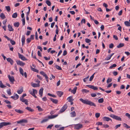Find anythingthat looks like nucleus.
<instances>
[{
    "label": "nucleus",
    "mask_w": 130,
    "mask_h": 130,
    "mask_svg": "<svg viewBox=\"0 0 130 130\" xmlns=\"http://www.w3.org/2000/svg\"><path fill=\"white\" fill-rule=\"evenodd\" d=\"M86 86L90 88L93 89L94 88L93 87L94 86L93 85H86Z\"/></svg>",
    "instance_id": "obj_47"
},
{
    "label": "nucleus",
    "mask_w": 130,
    "mask_h": 130,
    "mask_svg": "<svg viewBox=\"0 0 130 130\" xmlns=\"http://www.w3.org/2000/svg\"><path fill=\"white\" fill-rule=\"evenodd\" d=\"M77 87H75L73 89L71 90V92L72 93H73L74 94H75L76 92V90L77 89Z\"/></svg>",
    "instance_id": "obj_23"
},
{
    "label": "nucleus",
    "mask_w": 130,
    "mask_h": 130,
    "mask_svg": "<svg viewBox=\"0 0 130 130\" xmlns=\"http://www.w3.org/2000/svg\"><path fill=\"white\" fill-rule=\"evenodd\" d=\"M8 77L9 79V81L12 83L13 84L15 81L14 77L13 76H10V75H8Z\"/></svg>",
    "instance_id": "obj_4"
},
{
    "label": "nucleus",
    "mask_w": 130,
    "mask_h": 130,
    "mask_svg": "<svg viewBox=\"0 0 130 130\" xmlns=\"http://www.w3.org/2000/svg\"><path fill=\"white\" fill-rule=\"evenodd\" d=\"M46 3L48 6H50L51 5V3L48 0H47L45 1Z\"/></svg>",
    "instance_id": "obj_36"
},
{
    "label": "nucleus",
    "mask_w": 130,
    "mask_h": 130,
    "mask_svg": "<svg viewBox=\"0 0 130 130\" xmlns=\"http://www.w3.org/2000/svg\"><path fill=\"white\" fill-rule=\"evenodd\" d=\"M103 120L104 121H109L111 120L112 121L111 119L109 117H103Z\"/></svg>",
    "instance_id": "obj_17"
},
{
    "label": "nucleus",
    "mask_w": 130,
    "mask_h": 130,
    "mask_svg": "<svg viewBox=\"0 0 130 130\" xmlns=\"http://www.w3.org/2000/svg\"><path fill=\"white\" fill-rule=\"evenodd\" d=\"M36 107L38 108V110L40 111H43V109L41 108L39 106H37Z\"/></svg>",
    "instance_id": "obj_42"
},
{
    "label": "nucleus",
    "mask_w": 130,
    "mask_h": 130,
    "mask_svg": "<svg viewBox=\"0 0 130 130\" xmlns=\"http://www.w3.org/2000/svg\"><path fill=\"white\" fill-rule=\"evenodd\" d=\"M15 111L17 112L20 114H22L24 113V111L22 110L15 109H14Z\"/></svg>",
    "instance_id": "obj_20"
},
{
    "label": "nucleus",
    "mask_w": 130,
    "mask_h": 130,
    "mask_svg": "<svg viewBox=\"0 0 130 130\" xmlns=\"http://www.w3.org/2000/svg\"><path fill=\"white\" fill-rule=\"evenodd\" d=\"M85 41L86 42L88 43L90 42L91 41V40L88 38L86 39H85Z\"/></svg>",
    "instance_id": "obj_52"
},
{
    "label": "nucleus",
    "mask_w": 130,
    "mask_h": 130,
    "mask_svg": "<svg viewBox=\"0 0 130 130\" xmlns=\"http://www.w3.org/2000/svg\"><path fill=\"white\" fill-rule=\"evenodd\" d=\"M124 23L125 25L127 26H130V23L128 21H125Z\"/></svg>",
    "instance_id": "obj_31"
},
{
    "label": "nucleus",
    "mask_w": 130,
    "mask_h": 130,
    "mask_svg": "<svg viewBox=\"0 0 130 130\" xmlns=\"http://www.w3.org/2000/svg\"><path fill=\"white\" fill-rule=\"evenodd\" d=\"M19 22H15L14 23V26L16 27H18L19 26Z\"/></svg>",
    "instance_id": "obj_32"
},
{
    "label": "nucleus",
    "mask_w": 130,
    "mask_h": 130,
    "mask_svg": "<svg viewBox=\"0 0 130 130\" xmlns=\"http://www.w3.org/2000/svg\"><path fill=\"white\" fill-rule=\"evenodd\" d=\"M107 109L109 110V111L113 112V111L112 110L111 107L110 106H109L107 107Z\"/></svg>",
    "instance_id": "obj_55"
},
{
    "label": "nucleus",
    "mask_w": 130,
    "mask_h": 130,
    "mask_svg": "<svg viewBox=\"0 0 130 130\" xmlns=\"http://www.w3.org/2000/svg\"><path fill=\"white\" fill-rule=\"evenodd\" d=\"M7 61L10 62L11 65H12L13 63V60L10 58H8L6 59Z\"/></svg>",
    "instance_id": "obj_14"
},
{
    "label": "nucleus",
    "mask_w": 130,
    "mask_h": 130,
    "mask_svg": "<svg viewBox=\"0 0 130 130\" xmlns=\"http://www.w3.org/2000/svg\"><path fill=\"white\" fill-rule=\"evenodd\" d=\"M3 101L4 102H5L7 104H11V102L7 100H3Z\"/></svg>",
    "instance_id": "obj_44"
},
{
    "label": "nucleus",
    "mask_w": 130,
    "mask_h": 130,
    "mask_svg": "<svg viewBox=\"0 0 130 130\" xmlns=\"http://www.w3.org/2000/svg\"><path fill=\"white\" fill-rule=\"evenodd\" d=\"M113 47V45L112 43L110 44L109 45V48H112Z\"/></svg>",
    "instance_id": "obj_60"
},
{
    "label": "nucleus",
    "mask_w": 130,
    "mask_h": 130,
    "mask_svg": "<svg viewBox=\"0 0 130 130\" xmlns=\"http://www.w3.org/2000/svg\"><path fill=\"white\" fill-rule=\"evenodd\" d=\"M83 127V125L80 124H78L74 125L75 128L78 129L81 128Z\"/></svg>",
    "instance_id": "obj_7"
},
{
    "label": "nucleus",
    "mask_w": 130,
    "mask_h": 130,
    "mask_svg": "<svg viewBox=\"0 0 130 130\" xmlns=\"http://www.w3.org/2000/svg\"><path fill=\"white\" fill-rule=\"evenodd\" d=\"M8 30L9 31H13V28L9 24L8 25Z\"/></svg>",
    "instance_id": "obj_22"
},
{
    "label": "nucleus",
    "mask_w": 130,
    "mask_h": 130,
    "mask_svg": "<svg viewBox=\"0 0 130 130\" xmlns=\"http://www.w3.org/2000/svg\"><path fill=\"white\" fill-rule=\"evenodd\" d=\"M7 19H6L4 20L3 21V24L4 25H6V23L7 22Z\"/></svg>",
    "instance_id": "obj_61"
},
{
    "label": "nucleus",
    "mask_w": 130,
    "mask_h": 130,
    "mask_svg": "<svg viewBox=\"0 0 130 130\" xmlns=\"http://www.w3.org/2000/svg\"><path fill=\"white\" fill-rule=\"evenodd\" d=\"M117 66V65L115 64H114L111 66H110L109 67V68L110 69H112V68H114Z\"/></svg>",
    "instance_id": "obj_43"
},
{
    "label": "nucleus",
    "mask_w": 130,
    "mask_h": 130,
    "mask_svg": "<svg viewBox=\"0 0 130 130\" xmlns=\"http://www.w3.org/2000/svg\"><path fill=\"white\" fill-rule=\"evenodd\" d=\"M10 42L12 45H14L15 44V42L12 40H10Z\"/></svg>",
    "instance_id": "obj_51"
},
{
    "label": "nucleus",
    "mask_w": 130,
    "mask_h": 130,
    "mask_svg": "<svg viewBox=\"0 0 130 130\" xmlns=\"http://www.w3.org/2000/svg\"><path fill=\"white\" fill-rule=\"evenodd\" d=\"M124 44L123 43H120L118 45L117 47L118 48H120L124 46Z\"/></svg>",
    "instance_id": "obj_28"
},
{
    "label": "nucleus",
    "mask_w": 130,
    "mask_h": 130,
    "mask_svg": "<svg viewBox=\"0 0 130 130\" xmlns=\"http://www.w3.org/2000/svg\"><path fill=\"white\" fill-rule=\"evenodd\" d=\"M100 116V114L99 113H97L95 114V116L96 118H98Z\"/></svg>",
    "instance_id": "obj_49"
},
{
    "label": "nucleus",
    "mask_w": 130,
    "mask_h": 130,
    "mask_svg": "<svg viewBox=\"0 0 130 130\" xmlns=\"http://www.w3.org/2000/svg\"><path fill=\"white\" fill-rule=\"evenodd\" d=\"M23 91V87H22L20 90H19L17 91V92L19 94H21Z\"/></svg>",
    "instance_id": "obj_29"
},
{
    "label": "nucleus",
    "mask_w": 130,
    "mask_h": 130,
    "mask_svg": "<svg viewBox=\"0 0 130 130\" xmlns=\"http://www.w3.org/2000/svg\"><path fill=\"white\" fill-rule=\"evenodd\" d=\"M72 117H74L76 116V113L75 111H73L70 113Z\"/></svg>",
    "instance_id": "obj_27"
},
{
    "label": "nucleus",
    "mask_w": 130,
    "mask_h": 130,
    "mask_svg": "<svg viewBox=\"0 0 130 130\" xmlns=\"http://www.w3.org/2000/svg\"><path fill=\"white\" fill-rule=\"evenodd\" d=\"M110 117L117 120L121 121V118L120 117L116 116L114 115L111 114L110 115Z\"/></svg>",
    "instance_id": "obj_2"
},
{
    "label": "nucleus",
    "mask_w": 130,
    "mask_h": 130,
    "mask_svg": "<svg viewBox=\"0 0 130 130\" xmlns=\"http://www.w3.org/2000/svg\"><path fill=\"white\" fill-rule=\"evenodd\" d=\"M10 123L9 122H3L0 123V128H1L4 126L9 125Z\"/></svg>",
    "instance_id": "obj_8"
},
{
    "label": "nucleus",
    "mask_w": 130,
    "mask_h": 130,
    "mask_svg": "<svg viewBox=\"0 0 130 130\" xmlns=\"http://www.w3.org/2000/svg\"><path fill=\"white\" fill-rule=\"evenodd\" d=\"M31 69L32 71H33L35 72H36L38 73L39 72V70H37V69L35 68H32V67H31Z\"/></svg>",
    "instance_id": "obj_37"
},
{
    "label": "nucleus",
    "mask_w": 130,
    "mask_h": 130,
    "mask_svg": "<svg viewBox=\"0 0 130 130\" xmlns=\"http://www.w3.org/2000/svg\"><path fill=\"white\" fill-rule=\"evenodd\" d=\"M43 90V88L42 87L41 88L39 91V94L40 95L41 97H42V96Z\"/></svg>",
    "instance_id": "obj_15"
},
{
    "label": "nucleus",
    "mask_w": 130,
    "mask_h": 130,
    "mask_svg": "<svg viewBox=\"0 0 130 130\" xmlns=\"http://www.w3.org/2000/svg\"><path fill=\"white\" fill-rule=\"evenodd\" d=\"M55 67L58 70H61L62 69L61 68V67L59 66H58L57 65H56L55 66Z\"/></svg>",
    "instance_id": "obj_40"
},
{
    "label": "nucleus",
    "mask_w": 130,
    "mask_h": 130,
    "mask_svg": "<svg viewBox=\"0 0 130 130\" xmlns=\"http://www.w3.org/2000/svg\"><path fill=\"white\" fill-rule=\"evenodd\" d=\"M112 81V79L111 78H108L107 80V83H108L111 82Z\"/></svg>",
    "instance_id": "obj_54"
},
{
    "label": "nucleus",
    "mask_w": 130,
    "mask_h": 130,
    "mask_svg": "<svg viewBox=\"0 0 130 130\" xmlns=\"http://www.w3.org/2000/svg\"><path fill=\"white\" fill-rule=\"evenodd\" d=\"M22 24H23V25H24L25 24V18H24L23 19H22Z\"/></svg>",
    "instance_id": "obj_56"
},
{
    "label": "nucleus",
    "mask_w": 130,
    "mask_h": 130,
    "mask_svg": "<svg viewBox=\"0 0 130 130\" xmlns=\"http://www.w3.org/2000/svg\"><path fill=\"white\" fill-rule=\"evenodd\" d=\"M48 118H46L43 120L41 122V123H42L47 121L48 120Z\"/></svg>",
    "instance_id": "obj_38"
},
{
    "label": "nucleus",
    "mask_w": 130,
    "mask_h": 130,
    "mask_svg": "<svg viewBox=\"0 0 130 130\" xmlns=\"http://www.w3.org/2000/svg\"><path fill=\"white\" fill-rule=\"evenodd\" d=\"M0 16L1 18L2 19H4L6 18L3 13H1L0 14Z\"/></svg>",
    "instance_id": "obj_26"
},
{
    "label": "nucleus",
    "mask_w": 130,
    "mask_h": 130,
    "mask_svg": "<svg viewBox=\"0 0 130 130\" xmlns=\"http://www.w3.org/2000/svg\"><path fill=\"white\" fill-rule=\"evenodd\" d=\"M111 57L109 55L105 59V60H109L110 59Z\"/></svg>",
    "instance_id": "obj_53"
},
{
    "label": "nucleus",
    "mask_w": 130,
    "mask_h": 130,
    "mask_svg": "<svg viewBox=\"0 0 130 130\" xmlns=\"http://www.w3.org/2000/svg\"><path fill=\"white\" fill-rule=\"evenodd\" d=\"M57 94L60 97L63 94V93L62 91H58L57 92Z\"/></svg>",
    "instance_id": "obj_16"
},
{
    "label": "nucleus",
    "mask_w": 130,
    "mask_h": 130,
    "mask_svg": "<svg viewBox=\"0 0 130 130\" xmlns=\"http://www.w3.org/2000/svg\"><path fill=\"white\" fill-rule=\"evenodd\" d=\"M19 57L22 60L25 61L27 60V59L23 55L19 53H18Z\"/></svg>",
    "instance_id": "obj_9"
},
{
    "label": "nucleus",
    "mask_w": 130,
    "mask_h": 130,
    "mask_svg": "<svg viewBox=\"0 0 130 130\" xmlns=\"http://www.w3.org/2000/svg\"><path fill=\"white\" fill-rule=\"evenodd\" d=\"M58 116V115H49L48 116V119H51L57 117Z\"/></svg>",
    "instance_id": "obj_13"
},
{
    "label": "nucleus",
    "mask_w": 130,
    "mask_h": 130,
    "mask_svg": "<svg viewBox=\"0 0 130 130\" xmlns=\"http://www.w3.org/2000/svg\"><path fill=\"white\" fill-rule=\"evenodd\" d=\"M34 35H31L30 36V38L31 40H33L34 38Z\"/></svg>",
    "instance_id": "obj_63"
},
{
    "label": "nucleus",
    "mask_w": 130,
    "mask_h": 130,
    "mask_svg": "<svg viewBox=\"0 0 130 130\" xmlns=\"http://www.w3.org/2000/svg\"><path fill=\"white\" fill-rule=\"evenodd\" d=\"M19 72L20 74L22 75L23 76L24 75V71L23 69L21 67L19 68Z\"/></svg>",
    "instance_id": "obj_24"
},
{
    "label": "nucleus",
    "mask_w": 130,
    "mask_h": 130,
    "mask_svg": "<svg viewBox=\"0 0 130 130\" xmlns=\"http://www.w3.org/2000/svg\"><path fill=\"white\" fill-rule=\"evenodd\" d=\"M0 87L1 88H4L6 87V86H5L3 85L2 83V82L1 81H0Z\"/></svg>",
    "instance_id": "obj_33"
},
{
    "label": "nucleus",
    "mask_w": 130,
    "mask_h": 130,
    "mask_svg": "<svg viewBox=\"0 0 130 130\" xmlns=\"http://www.w3.org/2000/svg\"><path fill=\"white\" fill-rule=\"evenodd\" d=\"M7 93L9 95H11V93L10 91V89H8L7 90Z\"/></svg>",
    "instance_id": "obj_59"
},
{
    "label": "nucleus",
    "mask_w": 130,
    "mask_h": 130,
    "mask_svg": "<svg viewBox=\"0 0 130 130\" xmlns=\"http://www.w3.org/2000/svg\"><path fill=\"white\" fill-rule=\"evenodd\" d=\"M31 39L29 38H28L27 39L26 41L27 43H29L31 41Z\"/></svg>",
    "instance_id": "obj_57"
},
{
    "label": "nucleus",
    "mask_w": 130,
    "mask_h": 130,
    "mask_svg": "<svg viewBox=\"0 0 130 130\" xmlns=\"http://www.w3.org/2000/svg\"><path fill=\"white\" fill-rule=\"evenodd\" d=\"M82 91L83 92V93H87L89 92V91L85 89H83L82 90Z\"/></svg>",
    "instance_id": "obj_30"
},
{
    "label": "nucleus",
    "mask_w": 130,
    "mask_h": 130,
    "mask_svg": "<svg viewBox=\"0 0 130 130\" xmlns=\"http://www.w3.org/2000/svg\"><path fill=\"white\" fill-rule=\"evenodd\" d=\"M89 78V76H88L87 77L84 78L83 79V81H84V82H86V81H88V80Z\"/></svg>",
    "instance_id": "obj_50"
},
{
    "label": "nucleus",
    "mask_w": 130,
    "mask_h": 130,
    "mask_svg": "<svg viewBox=\"0 0 130 130\" xmlns=\"http://www.w3.org/2000/svg\"><path fill=\"white\" fill-rule=\"evenodd\" d=\"M20 101L22 102L25 103V104L26 105H27L28 104V101L27 99H25L24 98H20Z\"/></svg>",
    "instance_id": "obj_12"
},
{
    "label": "nucleus",
    "mask_w": 130,
    "mask_h": 130,
    "mask_svg": "<svg viewBox=\"0 0 130 130\" xmlns=\"http://www.w3.org/2000/svg\"><path fill=\"white\" fill-rule=\"evenodd\" d=\"M79 100L83 103L89 105L90 106H93L94 107H96V106L94 103L88 100H84L82 98H80L79 99Z\"/></svg>",
    "instance_id": "obj_1"
},
{
    "label": "nucleus",
    "mask_w": 130,
    "mask_h": 130,
    "mask_svg": "<svg viewBox=\"0 0 130 130\" xmlns=\"http://www.w3.org/2000/svg\"><path fill=\"white\" fill-rule=\"evenodd\" d=\"M25 40V38L24 36L23 35L22 38V46H23L24 44Z\"/></svg>",
    "instance_id": "obj_18"
},
{
    "label": "nucleus",
    "mask_w": 130,
    "mask_h": 130,
    "mask_svg": "<svg viewBox=\"0 0 130 130\" xmlns=\"http://www.w3.org/2000/svg\"><path fill=\"white\" fill-rule=\"evenodd\" d=\"M17 64L20 66H23L25 64V63L20 60H16Z\"/></svg>",
    "instance_id": "obj_6"
},
{
    "label": "nucleus",
    "mask_w": 130,
    "mask_h": 130,
    "mask_svg": "<svg viewBox=\"0 0 130 130\" xmlns=\"http://www.w3.org/2000/svg\"><path fill=\"white\" fill-rule=\"evenodd\" d=\"M18 16V14L17 12L13 13L12 16V17L13 18H15Z\"/></svg>",
    "instance_id": "obj_34"
},
{
    "label": "nucleus",
    "mask_w": 130,
    "mask_h": 130,
    "mask_svg": "<svg viewBox=\"0 0 130 130\" xmlns=\"http://www.w3.org/2000/svg\"><path fill=\"white\" fill-rule=\"evenodd\" d=\"M123 126H124L126 128H130V126H128L127 124L124 123L123 124Z\"/></svg>",
    "instance_id": "obj_46"
},
{
    "label": "nucleus",
    "mask_w": 130,
    "mask_h": 130,
    "mask_svg": "<svg viewBox=\"0 0 130 130\" xmlns=\"http://www.w3.org/2000/svg\"><path fill=\"white\" fill-rule=\"evenodd\" d=\"M104 101V99L103 98H101L99 99L98 100V102L99 103H102Z\"/></svg>",
    "instance_id": "obj_39"
},
{
    "label": "nucleus",
    "mask_w": 130,
    "mask_h": 130,
    "mask_svg": "<svg viewBox=\"0 0 130 130\" xmlns=\"http://www.w3.org/2000/svg\"><path fill=\"white\" fill-rule=\"evenodd\" d=\"M68 106L67 104L64 105L60 110V112H64L67 108Z\"/></svg>",
    "instance_id": "obj_10"
},
{
    "label": "nucleus",
    "mask_w": 130,
    "mask_h": 130,
    "mask_svg": "<svg viewBox=\"0 0 130 130\" xmlns=\"http://www.w3.org/2000/svg\"><path fill=\"white\" fill-rule=\"evenodd\" d=\"M96 125H102V122H98L96 123Z\"/></svg>",
    "instance_id": "obj_58"
},
{
    "label": "nucleus",
    "mask_w": 130,
    "mask_h": 130,
    "mask_svg": "<svg viewBox=\"0 0 130 130\" xmlns=\"http://www.w3.org/2000/svg\"><path fill=\"white\" fill-rule=\"evenodd\" d=\"M50 99L53 103L55 104H56L58 102V100L56 99H55L52 98H50Z\"/></svg>",
    "instance_id": "obj_19"
},
{
    "label": "nucleus",
    "mask_w": 130,
    "mask_h": 130,
    "mask_svg": "<svg viewBox=\"0 0 130 130\" xmlns=\"http://www.w3.org/2000/svg\"><path fill=\"white\" fill-rule=\"evenodd\" d=\"M28 122L27 120L25 119H22L19 121L17 122V123L18 124L20 123H26Z\"/></svg>",
    "instance_id": "obj_11"
},
{
    "label": "nucleus",
    "mask_w": 130,
    "mask_h": 130,
    "mask_svg": "<svg viewBox=\"0 0 130 130\" xmlns=\"http://www.w3.org/2000/svg\"><path fill=\"white\" fill-rule=\"evenodd\" d=\"M113 73L114 76H116L118 74V72L115 71L113 72Z\"/></svg>",
    "instance_id": "obj_62"
},
{
    "label": "nucleus",
    "mask_w": 130,
    "mask_h": 130,
    "mask_svg": "<svg viewBox=\"0 0 130 130\" xmlns=\"http://www.w3.org/2000/svg\"><path fill=\"white\" fill-rule=\"evenodd\" d=\"M31 85L32 86L34 87H39L40 85L38 84H37L34 83H31Z\"/></svg>",
    "instance_id": "obj_21"
},
{
    "label": "nucleus",
    "mask_w": 130,
    "mask_h": 130,
    "mask_svg": "<svg viewBox=\"0 0 130 130\" xmlns=\"http://www.w3.org/2000/svg\"><path fill=\"white\" fill-rule=\"evenodd\" d=\"M40 74L42 75L44 77L46 81L47 82H48V77L46 74L43 71H40Z\"/></svg>",
    "instance_id": "obj_5"
},
{
    "label": "nucleus",
    "mask_w": 130,
    "mask_h": 130,
    "mask_svg": "<svg viewBox=\"0 0 130 130\" xmlns=\"http://www.w3.org/2000/svg\"><path fill=\"white\" fill-rule=\"evenodd\" d=\"M5 7L6 8V10L8 11L9 12L10 11V8L9 6H5Z\"/></svg>",
    "instance_id": "obj_41"
},
{
    "label": "nucleus",
    "mask_w": 130,
    "mask_h": 130,
    "mask_svg": "<svg viewBox=\"0 0 130 130\" xmlns=\"http://www.w3.org/2000/svg\"><path fill=\"white\" fill-rule=\"evenodd\" d=\"M32 92L31 91L30 92V93L34 96L35 98H37V96L35 95V94H37V91L35 89H32Z\"/></svg>",
    "instance_id": "obj_3"
},
{
    "label": "nucleus",
    "mask_w": 130,
    "mask_h": 130,
    "mask_svg": "<svg viewBox=\"0 0 130 130\" xmlns=\"http://www.w3.org/2000/svg\"><path fill=\"white\" fill-rule=\"evenodd\" d=\"M26 109L27 110L31 112H32L34 110L33 109H32L31 107H26Z\"/></svg>",
    "instance_id": "obj_35"
},
{
    "label": "nucleus",
    "mask_w": 130,
    "mask_h": 130,
    "mask_svg": "<svg viewBox=\"0 0 130 130\" xmlns=\"http://www.w3.org/2000/svg\"><path fill=\"white\" fill-rule=\"evenodd\" d=\"M44 58L46 60H49L50 59V57H49L48 58H47L46 56L44 57Z\"/></svg>",
    "instance_id": "obj_64"
},
{
    "label": "nucleus",
    "mask_w": 130,
    "mask_h": 130,
    "mask_svg": "<svg viewBox=\"0 0 130 130\" xmlns=\"http://www.w3.org/2000/svg\"><path fill=\"white\" fill-rule=\"evenodd\" d=\"M53 125V124H50L47 126V128H49L51 129Z\"/></svg>",
    "instance_id": "obj_48"
},
{
    "label": "nucleus",
    "mask_w": 130,
    "mask_h": 130,
    "mask_svg": "<svg viewBox=\"0 0 130 130\" xmlns=\"http://www.w3.org/2000/svg\"><path fill=\"white\" fill-rule=\"evenodd\" d=\"M95 73H94L90 77L89 79V81H91L92 80L93 78L94 77V75L95 74Z\"/></svg>",
    "instance_id": "obj_45"
},
{
    "label": "nucleus",
    "mask_w": 130,
    "mask_h": 130,
    "mask_svg": "<svg viewBox=\"0 0 130 130\" xmlns=\"http://www.w3.org/2000/svg\"><path fill=\"white\" fill-rule=\"evenodd\" d=\"M69 102H71L73 101L74 99H72V96H70L67 99Z\"/></svg>",
    "instance_id": "obj_25"
}]
</instances>
